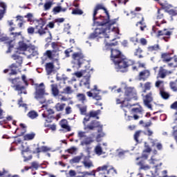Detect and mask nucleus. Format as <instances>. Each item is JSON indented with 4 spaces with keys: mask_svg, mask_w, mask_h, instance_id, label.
<instances>
[{
    "mask_svg": "<svg viewBox=\"0 0 177 177\" xmlns=\"http://www.w3.org/2000/svg\"><path fill=\"white\" fill-rule=\"evenodd\" d=\"M80 111L82 115H86V106L80 107Z\"/></svg>",
    "mask_w": 177,
    "mask_h": 177,
    "instance_id": "nucleus-56",
    "label": "nucleus"
},
{
    "mask_svg": "<svg viewBox=\"0 0 177 177\" xmlns=\"http://www.w3.org/2000/svg\"><path fill=\"white\" fill-rule=\"evenodd\" d=\"M43 118H46L45 121L46 122H52V119L53 118V117L52 116H47V117H43Z\"/></svg>",
    "mask_w": 177,
    "mask_h": 177,
    "instance_id": "nucleus-64",
    "label": "nucleus"
},
{
    "mask_svg": "<svg viewBox=\"0 0 177 177\" xmlns=\"http://www.w3.org/2000/svg\"><path fill=\"white\" fill-rule=\"evenodd\" d=\"M82 157H84V154L81 153L80 156H75L70 160L71 164H78L81 160H82Z\"/></svg>",
    "mask_w": 177,
    "mask_h": 177,
    "instance_id": "nucleus-26",
    "label": "nucleus"
},
{
    "mask_svg": "<svg viewBox=\"0 0 177 177\" xmlns=\"http://www.w3.org/2000/svg\"><path fill=\"white\" fill-rule=\"evenodd\" d=\"M102 111H100V109L97 111H90L88 115H86V118H89V120H91V118H95V117H96L97 120H99V116L97 115H100Z\"/></svg>",
    "mask_w": 177,
    "mask_h": 177,
    "instance_id": "nucleus-20",
    "label": "nucleus"
},
{
    "mask_svg": "<svg viewBox=\"0 0 177 177\" xmlns=\"http://www.w3.org/2000/svg\"><path fill=\"white\" fill-rule=\"evenodd\" d=\"M65 106H66V104L57 103L56 104L55 108L57 110V111H63V110H64Z\"/></svg>",
    "mask_w": 177,
    "mask_h": 177,
    "instance_id": "nucleus-40",
    "label": "nucleus"
},
{
    "mask_svg": "<svg viewBox=\"0 0 177 177\" xmlns=\"http://www.w3.org/2000/svg\"><path fill=\"white\" fill-rule=\"evenodd\" d=\"M41 109H45L44 112L42 113V117H49L52 114H55V111L52 109H48V104H44L41 106Z\"/></svg>",
    "mask_w": 177,
    "mask_h": 177,
    "instance_id": "nucleus-18",
    "label": "nucleus"
},
{
    "mask_svg": "<svg viewBox=\"0 0 177 177\" xmlns=\"http://www.w3.org/2000/svg\"><path fill=\"white\" fill-rule=\"evenodd\" d=\"M148 49L149 50H158V49H160V46H158V44H156L154 46L149 47Z\"/></svg>",
    "mask_w": 177,
    "mask_h": 177,
    "instance_id": "nucleus-58",
    "label": "nucleus"
},
{
    "mask_svg": "<svg viewBox=\"0 0 177 177\" xmlns=\"http://www.w3.org/2000/svg\"><path fill=\"white\" fill-rule=\"evenodd\" d=\"M161 35H167V37H169V35H171V32L168 31L167 29L158 31V37H161Z\"/></svg>",
    "mask_w": 177,
    "mask_h": 177,
    "instance_id": "nucleus-35",
    "label": "nucleus"
},
{
    "mask_svg": "<svg viewBox=\"0 0 177 177\" xmlns=\"http://www.w3.org/2000/svg\"><path fill=\"white\" fill-rule=\"evenodd\" d=\"M45 95H48V93H45L44 83H41L36 87L35 98L38 100L39 103L44 104V103H46V98L44 97Z\"/></svg>",
    "mask_w": 177,
    "mask_h": 177,
    "instance_id": "nucleus-5",
    "label": "nucleus"
},
{
    "mask_svg": "<svg viewBox=\"0 0 177 177\" xmlns=\"http://www.w3.org/2000/svg\"><path fill=\"white\" fill-rule=\"evenodd\" d=\"M19 45L17 53H19V55H24V52L30 48V44H27L24 43V41H19Z\"/></svg>",
    "mask_w": 177,
    "mask_h": 177,
    "instance_id": "nucleus-14",
    "label": "nucleus"
},
{
    "mask_svg": "<svg viewBox=\"0 0 177 177\" xmlns=\"http://www.w3.org/2000/svg\"><path fill=\"white\" fill-rule=\"evenodd\" d=\"M85 73H89V69H86L84 71H77L75 72L73 75H75V77H77V78H81V77H82V75H85Z\"/></svg>",
    "mask_w": 177,
    "mask_h": 177,
    "instance_id": "nucleus-32",
    "label": "nucleus"
},
{
    "mask_svg": "<svg viewBox=\"0 0 177 177\" xmlns=\"http://www.w3.org/2000/svg\"><path fill=\"white\" fill-rule=\"evenodd\" d=\"M160 95L162 97V99L167 100L169 97V94H168V93L164 91V90L162 89V87L160 88Z\"/></svg>",
    "mask_w": 177,
    "mask_h": 177,
    "instance_id": "nucleus-37",
    "label": "nucleus"
},
{
    "mask_svg": "<svg viewBox=\"0 0 177 177\" xmlns=\"http://www.w3.org/2000/svg\"><path fill=\"white\" fill-rule=\"evenodd\" d=\"M149 164L154 165V168H155V174H158V169H160V167H161V165H162V162L158 163V160L153 158V157L151 158V159L149 160Z\"/></svg>",
    "mask_w": 177,
    "mask_h": 177,
    "instance_id": "nucleus-17",
    "label": "nucleus"
},
{
    "mask_svg": "<svg viewBox=\"0 0 177 177\" xmlns=\"http://www.w3.org/2000/svg\"><path fill=\"white\" fill-rule=\"evenodd\" d=\"M6 41H8L6 42ZM0 42H6L8 44V50H7V53H10L12 52V49L15 46V44L12 40H9V38L6 37V35L1 33L0 32Z\"/></svg>",
    "mask_w": 177,
    "mask_h": 177,
    "instance_id": "nucleus-10",
    "label": "nucleus"
},
{
    "mask_svg": "<svg viewBox=\"0 0 177 177\" xmlns=\"http://www.w3.org/2000/svg\"><path fill=\"white\" fill-rule=\"evenodd\" d=\"M124 156L125 151H118V157H119V158H124Z\"/></svg>",
    "mask_w": 177,
    "mask_h": 177,
    "instance_id": "nucleus-60",
    "label": "nucleus"
},
{
    "mask_svg": "<svg viewBox=\"0 0 177 177\" xmlns=\"http://www.w3.org/2000/svg\"><path fill=\"white\" fill-rule=\"evenodd\" d=\"M169 85H170V88L173 92H177L176 80H175L174 82H171L169 83Z\"/></svg>",
    "mask_w": 177,
    "mask_h": 177,
    "instance_id": "nucleus-42",
    "label": "nucleus"
},
{
    "mask_svg": "<svg viewBox=\"0 0 177 177\" xmlns=\"http://www.w3.org/2000/svg\"><path fill=\"white\" fill-rule=\"evenodd\" d=\"M38 52L35 50H32V53L28 55V59H31V57H34V56H37Z\"/></svg>",
    "mask_w": 177,
    "mask_h": 177,
    "instance_id": "nucleus-59",
    "label": "nucleus"
},
{
    "mask_svg": "<svg viewBox=\"0 0 177 177\" xmlns=\"http://www.w3.org/2000/svg\"><path fill=\"white\" fill-rule=\"evenodd\" d=\"M18 104L19 107H23L25 110H27V105L23 103V98H20V100L18 101Z\"/></svg>",
    "mask_w": 177,
    "mask_h": 177,
    "instance_id": "nucleus-50",
    "label": "nucleus"
},
{
    "mask_svg": "<svg viewBox=\"0 0 177 177\" xmlns=\"http://www.w3.org/2000/svg\"><path fill=\"white\" fill-rule=\"evenodd\" d=\"M111 169L115 172V174H117V170H115L114 167H111V166H109V164L98 167L96 169L95 172H106V174L109 175Z\"/></svg>",
    "mask_w": 177,
    "mask_h": 177,
    "instance_id": "nucleus-12",
    "label": "nucleus"
},
{
    "mask_svg": "<svg viewBox=\"0 0 177 177\" xmlns=\"http://www.w3.org/2000/svg\"><path fill=\"white\" fill-rule=\"evenodd\" d=\"M93 25L97 26L93 33H91L88 39L95 38H105L104 44L106 46H115L117 42L110 43L120 38V29L115 27L117 19L110 20V15L107 9L102 4L96 6L93 15Z\"/></svg>",
    "mask_w": 177,
    "mask_h": 177,
    "instance_id": "nucleus-1",
    "label": "nucleus"
},
{
    "mask_svg": "<svg viewBox=\"0 0 177 177\" xmlns=\"http://www.w3.org/2000/svg\"><path fill=\"white\" fill-rule=\"evenodd\" d=\"M51 91L53 96H57L59 95V88H57V84H51Z\"/></svg>",
    "mask_w": 177,
    "mask_h": 177,
    "instance_id": "nucleus-33",
    "label": "nucleus"
},
{
    "mask_svg": "<svg viewBox=\"0 0 177 177\" xmlns=\"http://www.w3.org/2000/svg\"><path fill=\"white\" fill-rule=\"evenodd\" d=\"M145 21V18L142 17V20L138 21L136 24V26H139V24L140 25V28L141 30V31H145V28H146V24L144 22Z\"/></svg>",
    "mask_w": 177,
    "mask_h": 177,
    "instance_id": "nucleus-34",
    "label": "nucleus"
},
{
    "mask_svg": "<svg viewBox=\"0 0 177 177\" xmlns=\"http://www.w3.org/2000/svg\"><path fill=\"white\" fill-rule=\"evenodd\" d=\"M95 152L97 156H102L103 153V149H102V146L100 144H98L95 148Z\"/></svg>",
    "mask_w": 177,
    "mask_h": 177,
    "instance_id": "nucleus-36",
    "label": "nucleus"
},
{
    "mask_svg": "<svg viewBox=\"0 0 177 177\" xmlns=\"http://www.w3.org/2000/svg\"><path fill=\"white\" fill-rule=\"evenodd\" d=\"M28 146H27V144H22L21 145V154L24 158V161L26 162V161H30L31 158H32V156L30 155L28 157L26 156V153H28Z\"/></svg>",
    "mask_w": 177,
    "mask_h": 177,
    "instance_id": "nucleus-15",
    "label": "nucleus"
},
{
    "mask_svg": "<svg viewBox=\"0 0 177 177\" xmlns=\"http://www.w3.org/2000/svg\"><path fill=\"white\" fill-rule=\"evenodd\" d=\"M51 46L53 48V53H57V52H59V46L57 45V44L53 42L51 44Z\"/></svg>",
    "mask_w": 177,
    "mask_h": 177,
    "instance_id": "nucleus-45",
    "label": "nucleus"
},
{
    "mask_svg": "<svg viewBox=\"0 0 177 177\" xmlns=\"http://www.w3.org/2000/svg\"><path fill=\"white\" fill-rule=\"evenodd\" d=\"M165 12L169 13L170 16H176L177 15V9H171V10H166Z\"/></svg>",
    "mask_w": 177,
    "mask_h": 177,
    "instance_id": "nucleus-47",
    "label": "nucleus"
},
{
    "mask_svg": "<svg viewBox=\"0 0 177 177\" xmlns=\"http://www.w3.org/2000/svg\"><path fill=\"white\" fill-rule=\"evenodd\" d=\"M35 21V28L37 30V33L40 35H44V34H46V31H48V28L46 26L45 27V24H46V22H45V21L42 18H40L39 19H36Z\"/></svg>",
    "mask_w": 177,
    "mask_h": 177,
    "instance_id": "nucleus-7",
    "label": "nucleus"
},
{
    "mask_svg": "<svg viewBox=\"0 0 177 177\" xmlns=\"http://www.w3.org/2000/svg\"><path fill=\"white\" fill-rule=\"evenodd\" d=\"M91 120L89 118H84L83 120V125H84V131H86L87 129H89L90 131H93V129H95V128H99V127H102L100 125V122L96 120H93L91 122L86 125V122H89Z\"/></svg>",
    "mask_w": 177,
    "mask_h": 177,
    "instance_id": "nucleus-8",
    "label": "nucleus"
},
{
    "mask_svg": "<svg viewBox=\"0 0 177 177\" xmlns=\"http://www.w3.org/2000/svg\"><path fill=\"white\" fill-rule=\"evenodd\" d=\"M133 99L134 100H138V96L136 95V90L133 87H127L125 91V97L124 100L122 102L121 105V108L123 109V111H124L125 120L126 121H131V118L132 116H127V109H130L132 106H136V104H133L131 105L129 103Z\"/></svg>",
    "mask_w": 177,
    "mask_h": 177,
    "instance_id": "nucleus-3",
    "label": "nucleus"
},
{
    "mask_svg": "<svg viewBox=\"0 0 177 177\" xmlns=\"http://www.w3.org/2000/svg\"><path fill=\"white\" fill-rule=\"evenodd\" d=\"M69 154H74L77 151V147H73L66 151Z\"/></svg>",
    "mask_w": 177,
    "mask_h": 177,
    "instance_id": "nucleus-57",
    "label": "nucleus"
},
{
    "mask_svg": "<svg viewBox=\"0 0 177 177\" xmlns=\"http://www.w3.org/2000/svg\"><path fill=\"white\" fill-rule=\"evenodd\" d=\"M28 117H29V118L31 120H35V118L38 117V113L35 112V111H30L29 113H28Z\"/></svg>",
    "mask_w": 177,
    "mask_h": 177,
    "instance_id": "nucleus-39",
    "label": "nucleus"
},
{
    "mask_svg": "<svg viewBox=\"0 0 177 177\" xmlns=\"http://www.w3.org/2000/svg\"><path fill=\"white\" fill-rule=\"evenodd\" d=\"M77 138L79 140H81L80 145L81 146H88V145H91L93 140H92L91 137L86 136V132L82 131H77Z\"/></svg>",
    "mask_w": 177,
    "mask_h": 177,
    "instance_id": "nucleus-6",
    "label": "nucleus"
},
{
    "mask_svg": "<svg viewBox=\"0 0 177 177\" xmlns=\"http://www.w3.org/2000/svg\"><path fill=\"white\" fill-rule=\"evenodd\" d=\"M137 165L140 166V169H143L144 171H149L150 169V166L149 165H145L143 161L138 162Z\"/></svg>",
    "mask_w": 177,
    "mask_h": 177,
    "instance_id": "nucleus-30",
    "label": "nucleus"
},
{
    "mask_svg": "<svg viewBox=\"0 0 177 177\" xmlns=\"http://www.w3.org/2000/svg\"><path fill=\"white\" fill-rule=\"evenodd\" d=\"M12 59H14V60H17L16 62L19 66H21V64L23 63V57H21L19 55H12Z\"/></svg>",
    "mask_w": 177,
    "mask_h": 177,
    "instance_id": "nucleus-38",
    "label": "nucleus"
},
{
    "mask_svg": "<svg viewBox=\"0 0 177 177\" xmlns=\"http://www.w3.org/2000/svg\"><path fill=\"white\" fill-rule=\"evenodd\" d=\"M161 56L162 62H164L165 63H168V62H171V60H172V57H171V54L168 53H162Z\"/></svg>",
    "mask_w": 177,
    "mask_h": 177,
    "instance_id": "nucleus-25",
    "label": "nucleus"
},
{
    "mask_svg": "<svg viewBox=\"0 0 177 177\" xmlns=\"http://www.w3.org/2000/svg\"><path fill=\"white\" fill-rule=\"evenodd\" d=\"M52 5H53V3L50 1H47L46 3H44V10H49L50 8H52Z\"/></svg>",
    "mask_w": 177,
    "mask_h": 177,
    "instance_id": "nucleus-46",
    "label": "nucleus"
},
{
    "mask_svg": "<svg viewBox=\"0 0 177 177\" xmlns=\"http://www.w3.org/2000/svg\"><path fill=\"white\" fill-rule=\"evenodd\" d=\"M164 14L162 13V10L160 9L158 10V15H157V19L160 20L161 19H163Z\"/></svg>",
    "mask_w": 177,
    "mask_h": 177,
    "instance_id": "nucleus-52",
    "label": "nucleus"
},
{
    "mask_svg": "<svg viewBox=\"0 0 177 177\" xmlns=\"http://www.w3.org/2000/svg\"><path fill=\"white\" fill-rule=\"evenodd\" d=\"M76 97L79 102L84 104L86 102V96L84 93H77Z\"/></svg>",
    "mask_w": 177,
    "mask_h": 177,
    "instance_id": "nucleus-28",
    "label": "nucleus"
},
{
    "mask_svg": "<svg viewBox=\"0 0 177 177\" xmlns=\"http://www.w3.org/2000/svg\"><path fill=\"white\" fill-rule=\"evenodd\" d=\"M53 70H55V65H53V63L49 62L46 64V71L47 75H50V74L53 73Z\"/></svg>",
    "mask_w": 177,
    "mask_h": 177,
    "instance_id": "nucleus-22",
    "label": "nucleus"
},
{
    "mask_svg": "<svg viewBox=\"0 0 177 177\" xmlns=\"http://www.w3.org/2000/svg\"><path fill=\"white\" fill-rule=\"evenodd\" d=\"M82 164L86 168L88 169L91 168V167H93V163L89 159L85 158L82 162Z\"/></svg>",
    "mask_w": 177,
    "mask_h": 177,
    "instance_id": "nucleus-31",
    "label": "nucleus"
},
{
    "mask_svg": "<svg viewBox=\"0 0 177 177\" xmlns=\"http://www.w3.org/2000/svg\"><path fill=\"white\" fill-rule=\"evenodd\" d=\"M41 150L43 153H45L46 151H50L52 150V148L47 146H42L41 147Z\"/></svg>",
    "mask_w": 177,
    "mask_h": 177,
    "instance_id": "nucleus-54",
    "label": "nucleus"
},
{
    "mask_svg": "<svg viewBox=\"0 0 177 177\" xmlns=\"http://www.w3.org/2000/svg\"><path fill=\"white\" fill-rule=\"evenodd\" d=\"M74 91L71 88V86H66L65 88H64L63 93H66V95H71Z\"/></svg>",
    "mask_w": 177,
    "mask_h": 177,
    "instance_id": "nucleus-43",
    "label": "nucleus"
},
{
    "mask_svg": "<svg viewBox=\"0 0 177 177\" xmlns=\"http://www.w3.org/2000/svg\"><path fill=\"white\" fill-rule=\"evenodd\" d=\"M84 12L82 10L76 8L72 11L73 15H83Z\"/></svg>",
    "mask_w": 177,
    "mask_h": 177,
    "instance_id": "nucleus-53",
    "label": "nucleus"
},
{
    "mask_svg": "<svg viewBox=\"0 0 177 177\" xmlns=\"http://www.w3.org/2000/svg\"><path fill=\"white\" fill-rule=\"evenodd\" d=\"M140 87L142 88V92L146 93L147 91H150V89H151V83L150 82H147L144 85L142 83H140Z\"/></svg>",
    "mask_w": 177,
    "mask_h": 177,
    "instance_id": "nucleus-23",
    "label": "nucleus"
},
{
    "mask_svg": "<svg viewBox=\"0 0 177 177\" xmlns=\"http://www.w3.org/2000/svg\"><path fill=\"white\" fill-rule=\"evenodd\" d=\"M171 73H172V72L168 71L164 69V68L162 66H160L159 73H158V77H160V78H165V77H167V75H168V74H171Z\"/></svg>",
    "mask_w": 177,
    "mask_h": 177,
    "instance_id": "nucleus-21",
    "label": "nucleus"
},
{
    "mask_svg": "<svg viewBox=\"0 0 177 177\" xmlns=\"http://www.w3.org/2000/svg\"><path fill=\"white\" fill-rule=\"evenodd\" d=\"M111 59L115 64V68L117 71H120L121 73H125L127 71V68L129 66L133 64V61L131 59H127L125 56L121 53V51L117 49L111 50Z\"/></svg>",
    "mask_w": 177,
    "mask_h": 177,
    "instance_id": "nucleus-2",
    "label": "nucleus"
},
{
    "mask_svg": "<svg viewBox=\"0 0 177 177\" xmlns=\"http://www.w3.org/2000/svg\"><path fill=\"white\" fill-rule=\"evenodd\" d=\"M140 133H142V131L139 130L137 131L135 134H134V140H136V142H137V143H139V136H140Z\"/></svg>",
    "mask_w": 177,
    "mask_h": 177,
    "instance_id": "nucleus-48",
    "label": "nucleus"
},
{
    "mask_svg": "<svg viewBox=\"0 0 177 177\" xmlns=\"http://www.w3.org/2000/svg\"><path fill=\"white\" fill-rule=\"evenodd\" d=\"M170 109L172 110H177V101L174 102L171 106Z\"/></svg>",
    "mask_w": 177,
    "mask_h": 177,
    "instance_id": "nucleus-63",
    "label": "nucleus"
},
{
    "mask_svg": "<svg viewBox=\"0 0 177 177\" xmlns=\"http://www.w3.org/2000/svg\"><path fill=\"white\" fill-rule=\"evenodd\" d=\"M71 28V26H70V24H67L65 25V27L64 28V32H66V34H71L70 30Z\"/></svg>",
    "mask_w": 177,
    "mask_h": 177,
    "instance_id": "nucleus-51",
    "label": "nucleus"
},
{
    "mask_svg": "<svg viewBox=\"0 0 177 177\" xmlns=\"http://www.w3.org/2000/svg\"><path fill=\"white\" fill-rule=\"evenodd\" d=\"M95 171H83L82 172V176L83 177H86V176H95Z\"/></svg>",
    "mask_w": 177,
    "mask_h": 177,
    "instance_id": "nucleus-41",
    "label": "nucleus"
},
{
    "mask_svg": "<svg viewBox=\"0 0 177 177\" xmlns=\"http://www.w3.org/2000/svg\"><path fill=\"white\" fill-rule=\"evenodd\" d=\"M18 104L19 107H23L25 110H27V105L23 103V98H20V100L18 101Z\"/></svg>",
    "mask_w": 177,
    "mask_h": 177,
    "instance_id": "nucleus-49",
    "label": "nucleus"
},
{
    "mask_svg": "<svg viewBox=\"0 0 177 177\" xmlns=\"http://www.w3.org/2000/svg\"><path fill=\"white\" fill-rule=\"evenodd\" d=\"M150 77V71L144 70L140 72L138 75L139 81H146Z\"/></svg>",
    "mask_w": 177,
    "mask_h": 177,
    "instance_id": "nucleus-16",
    "label": "nucleus"
},
{
    "mask_svg": "<svg viewBox=\"0 0 177 177\" xmlns=\"http://www.w3.org/2000/svg\"><path fill=\"white\" fill-rule=\"evenodd\" d=\"M14 88H15V91H18V92H20L19 95H21V93H24V95H27V91H24V89H26V87H24V86L17 84L16 86H14Z\"/></svg>",
    "mask_w": 177,
    "mask_h": 177,
    "instance_id": "nucleus-24",
    "label": "nucleus"
},
{
    "mask_svg": "<svg viewBox=\"0 0 177 177\" xmlns=\"http://www.w3.org/2000/svg\"><path fill=\"white\" fill-rule=\"evenodd\" d=\"M41 165H39V163H38V162H32L31 163V166L29 167H25V171H28V169H38L39 167H40Z\"/></svg>",
    "mask_w": 177,
    "mask_h": 177,
    "instance_id": "nucleus-27",
    "label": "nucleus"
},
{
    "mask_svg": "<svg viewBox=\"0 0 177 177\" xmlns=\"http://www.w3.org/2000/svg\"><path fill=\"white\" fill-rule=\"evenodd\" d=\"M8 6L6 3L0 0V20L3 19V16H5V13H6V9Z\"/></svg>",
    "mask_w": 177,
    "mask_h": 177,
    "instance_id": "nucleus-19",
    "label": "nucleus"
},
{
    "mask_svg": "<svg viewBox=\"0 0 177 177\" xmlns=\"http://www.w3.org/2000/svg\"><path fill=\"white\" fill-rule=\"evenodd\" d=\"M24 140H32L35 138V133H28L24 136Z\"/></svg>",
    "mask_w": 177,
    "mask_h": 177,
    "instance_id": "nucleus-44",
    "label": "nucleus"
},
{
    "mask_svg": "<svg viewBox=\"0 0 177 177\" xmlns=\"http://www.w3.org/2000/svg\"><path fill=\"white\" fill-rule=\"evenodd\" d=\"M143 108L139 106L137 108H133L131 109V113L133 114L134 120H139V118H142L143 117Z\"/></svg>",
    "mask_w": 177,
    "mask_h": 177,
    "instance_id": "nucleus-13",
    "label": "nucleus"
},
{
    "mask_svg": "<svg viewBox=\"0 0 177 177\" xmlns=\"http://www.w3.org/2000/svg\"><path fill=\"white\" fill-rule=\"evenodd\" d=\"M46 27H47V28L48 27V28H55V22L53 21L49 22Z\"/></svg>",
    "mask_w": 177,
    "mask_h": 177,
    "instance_id": "nucleus-62",
    "label": "nucleus"
},
{
    "mask_svg": "<svg viewBox=\"0 0 177 177\" xmlns=\"http://www.w3.org/2000/svg\"><path fill=\"white\" fill-rule=\"evenodd\" d=\"M98 132L100 133L99 134H97V140L99 141V139L100 138H103L104 136V133L102 132V126L100 127V130H98Z\"/></svg>",
    "mask_w": 177,
    "mask_h": 177,
    "instance_id": "nucleus-55",
    "label": "nucleus"
},
{
    "mask_svg": "<svg viewBox=\"0 0 177 177\" xmlns=\"http://www.w3.org/2000/svg\"><path fill=\"white\" fill-rule=\"evenodd\" d=\"M53 12L55 13H59V12H62V7L61 6H57L53 8Z\"/></svg>",
    "mask_w": 177,
    "mask_h": 177,
    "instance_id": "nucleus-61",
    "label": "nucleus"
},
{
    "mask_svg": "<svg viewBox=\"0 0 177 177\" xmlns=\"http://www.w3.org/2000/svg\"><path fill=\"white\" fill-rule=\"evenodd\" d=\"M72 67L74 70H80L85 63V56L82 52L74 53L72 55Z\"/></svg>",
    "mask_w": 177,
    "mask_h": 177,
    "instance_id": "nucleus-4",
    "label": "nucleus"
},
{
    "mask_svg": "<svg viewBox=\"0 0 177 177\" xmlns=\"http://www.w3.org/2000/svg\"><path fill=\"white\" fill-rule=\"evenodd\" d=\"M143 96L142 100L144 103V106L149 109V110H153V106H151V102H153V93L149 92L146 95H142Z\"/></svg>",
    "mask_w": 177,
    "mask_h": 177,
    "instance_id": "nucleus-9",
    "label": "nucleus"
},
{
    "mask_svg": "<svg viewBox=\"0 0 177 177\" xmlns=\"http://www.w3.org/2000/svg\"><path fill=\"white\" fill-rule=\"evenodd\" d=\"M60 125H61L62 128H63L64 129H66L67 132H70V131H71V128H70L68 124H67V120H62L60 122Z\"/></svg>",
    "mask_w": 177,
    "mask_h": 177,
    "instance_id": "nucleus-29",
    "label": "nucleus"
},
{
    "mask_svg": "<svg viewBox=\"0 0 177 177\" xmlns=\"http://www.w3.org/2000/svg\"><path fill=\"white\" fill-rule=\"evenodd\" d=\"M92 92L88 91L86 93V95L88 96V97H93V99H95V100H102V96L99 95L97 86H94V88L92 90Z\"/></svg>",
    "mask_w": 177,
    "mask_h": 177,
    "instance_id": "nucleus-11",
    "label": "nucleus"
}]
</instances>
